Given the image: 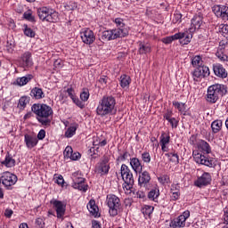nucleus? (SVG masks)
Segmentation results:
<instances>
[{
  "mask_svg": "<svg viewBox=\"0 0 228 228\" xmlns=\"http://www.w3.org/2000/svg\"><path fill=\"white\" fill-rule=\"evenodd\" d=\"M114 22L118 28L104 30L102 33V40H117V38H124L129 35V28L126 27L123 19L116 18Z\"/></svg>",
  "mask_w": 228,
  "mask_h": 228,
  "instance_id": "nucleus-1",
  "label": "nucleus"
},
{
  "mask_svg": "<svg viewBox=\"0 0 228 228\" xmlns=\"http://www.w3.org/2000/svg\"><path fill=\"white\" fill-rule=\"evenodd\" d=\"M31 110L37 116L36 118L42 126H51L53 121V108L47 104L35 103L32 105Z\"/></svg>",
  "mask_w": 228,
  "mask_h": 228,
  "instance_id": "nucleus-2",
  "label": "nucleus"
},
{
  "mask_svg": "<svg viewBox=\"0 0 228 228\" xmlns=\"http://www.w3.org/2000/svg\"><path fill=\"white\" fill-rule=\"evenodd\" d=\"M100 117H106L117 113V100L112 95H104L100 101L96 109Z\"/></svg>",
  "mask_w": 228,
  "mask_h": 228,
  "instance_id": "nucleus-3",
  "label": "nucleus"
},
{
  "mask_svg": "<svg viewBox=\"0 0 228 228\" xmlns=\"http://www.w3.org/2000/svg\"><path fill=\"white\" fill-rule=\"evenodd\" d=\"M227 94L225 86L215 84L208 88L207 102L210 104H215L220 97H224Z\"/></svg>",
  "mask_w": 228,
  "mask_h": 228,
  "instance_id": "nucleus-4",
  "label": "nucleus"
},
{
  "mask_svg": "<svg viewBox=\"0 0 228 228\" xmlns=\"http://www.w3.org/2000/svg\"><path fill=\"white\" fill-rule=\"evenodd\" d=\"M191 38H193V34H191V31H184L163 38L162 42L164 44H172L174 40H179L182 45H188V44L191 42Z\"/></svg>",
  "mask_w": 228,
  "mask_h": 228,
  "instance_id": "nucleus-5",
  "label": "nucleus"
},
{
  "mask_svg": "<svg viewBox=\"0 0 228 228\" xmlns=\"http://www.w3.org/2000/svg\"><path fill=\"white\" fill-rule=\"evenodd\" d=\"M106 204L110 216H117L120 213L122 205L120 204V199L115 194L107 195Z\"/></svg>",
  "mask_w": 228,
  "mask_h": 228,
  "instance_id": "nucleus-6",
  "label": "nucleus"
},
{
  "mask_svg": "<svg viewBox=\"0 0 228 228\" xmlns=\"http://www.w3.org/2000/svg\"><path fill=\"white\" fill-rule=\"evenodd\" d=\"M37 15L40 20H45L46 22H58L59 20L58 12L48 7L38 8Z\"/></svg>",
  "mask_w": 228,
  "mask_h": 228,
  "instance_id": "nucleus-7",
  "label": "nucleus"
},
{
  "mask_svg": "<svg viewBox=\"0 0 228 228\" xmlns=\"http://www.w3.org/2000/svg\"><path fill=\"white\" fill-rule=\"evenodd\" d=\"M120 172L121 177L126 183V190H131L134 184V178L133 177L131 169H129V167H127L126 164H122Z\"/></svg>",
  "mask_w": 228,
  "mask_h": 228,
  "instance_id": "nucleus-8",
  "label": "nucleus"
},
{
  "mask_svg": "<svg viewBox=\"0 0 228 228\" xmlns=\"http://www.w3.org/2000/svg\"><path fill=\"white\" fill-rule=\"evenodd\" d=\"M95 172L101 175H108L110 172V159L108 157L103 156L96 164Z\"/></svg>",
  "mask_w": 228,
  "mask_h": 228,
  "instance_id": "nucleus-9",
  "label": "nucleus"
},
{
  "mask_svg": "<svg viewBox=\"0 0 228 228\" xmlns=\"http://www.w3.org/2000/svg\"><path fill=\"white\" fill-rule=\"evenodd\" d=\"M4 184L5 188L13 186L17 183V175L10 172H4L0 174V183Z\"/></svg>",
  "mask_w": 228,
  "mask_h": 228,
  "instance_id": "nucleus-10",
  "label": "nucleus"
},
{
  "mask_svg": "<svg viewBox=\"0 0 228 228\" xmlns=\"http://www.w3.org/2000/svg\"><path fill=\"white\" fill-rule=\"evenodd\" d=\"M82 42L86 45H92L95 42V34L90 28H83L80 32Z\"/></svg>",
  "mask_w": 228,
  "mask_h": 228,
  "instance_id": "nucleus-11",
  "label": "nucleus"
},
{
  "mask_svg": "<svg viewBox=\"0 0 228 228\" xmlns=\"http://www.w3.org/2000/svg\"><path fill=\"white\" fill-rule=\"evenodd\" d=\"M209 76V68L207 66H200L192 72V77L194 81H199L202 77H208Z\"/></svg>",
  "mask_w": 228,
  "mask_h": 228,
  "instance_id": "nucleus-12",
  "label": "nucleus"
},
{
  "mask_svg": "<svg viewBox=\"0 0 228 228\" xmlns=\"http://www.w3.org/2000/svg\"><path fill=\"white\" fill-rule=\"evenodd\" d=\"M211 175L208 172H204L201 176L198 177L196 181H194V186L197 188H202L203 186H208V184H211Z\"/></svg>",
  "mask_w": 228,
  "mask_h": 228,
  "instance_id": "nucleus-13",
  "label": "nucleus"
},
{
  "mask_svg": "<svg viewBox=\"0 0 228 228\" xmlns=\"http://www.w3.org/2000/svg\"><path fill=\"white\" fill-rule=\"evenodd\" d=\"M50 204H53V208H55V211L57 213V218H63V216L65 215V208H66L65 204L56 200H51Z\"/></svg>",
  "mask_w": 228,
  "mask_h": 228,
  "instance_id": "nucleus-14",
  "label": "nucleus"
},
{
  "mask_svg": "<svg viewBox=\"0 0 228 228\" xmlns=\"http://www.w3.org/2000/svg\"><path fill=\"white\" fill-rule=\"evenodd\" d=\"M194 159L196 163H199L200 165H205V167H209V168H213L215 167V164H213V160L209 159L205 155H202L200 153H198Z\"/></svg>",
  "mask_w": 228,
  "mask_h": 228,
  "instance_id": "nucleus-15",
  "label": "nucleus"
},
{
  "mask_svg": "<svg viewBox=\"0 0 228 228\" xmlns=\"http://www.w3.org/2000/svg\"><path fill=\"white\" fill-rule=\"evenodd\" d=\"M215 14L221 17L223 20H228V6L217 5L214 8Z\"/></svg>",
  "mask_w": 228,
  "mask_h": 228,
  "instance_id": "nucleus-16",
  "label": "nucleus"
},
{
  "mask_svg": "<svg viewBox=\"0 0 228 228\" xmlns=\"http://www.w3.org/2000/svg\"><path fill=\"white\" fill-rule=\"evenodd\" d=\"M149 183H151V175L149 174V172L144 171L141 173L138 179L139 186H143V188H145V186H147Z\"/></svg>",
  "mask_w": 228,
  "mask_h": 228,
  "instance_id": "nucleus-17",
  "label": "nucleus"
},
{
  "mask_svg": "<svg viewBox=\"0 0 228 228\" xmlns=\"http://www.w3.org/2000/svg\"><path fill=\"white\" fill-rule=\"evenodd\" d=\"M130 165L135 174H142L143 167L142 166V163L140 162V159H138V158L130 159Z\"/></svg>",
  "mask_w": 228,
  "mask_h": 228,
  "instance_id": "nucleus-18",
  "label": "nucleus"
},
{
  "mask_svg": "<svg viewBox=\"0 0 228 228\" xmlns=\"http://www.w3.org/2000/svg\"><path fill=\"white\" fill-rule=\"evenodd\" d=\"M24 138L28 149H33V147H37V144L38 143V138L28 134L24 135Z\"/></svg>",
  "mask_w": 228,
  "mask_h": 228,
  "instance_id": "nucleus-19",
  "label": "nucleus"
},
{
  "mask_svg": "<svg viewBox=\"0 0 228 228\" xmlns=\"http://www.w3.org/2000/svg\"><path fill=\"white\" fill-rule=\"evenodd\" d=\"M32 54L30 52H25L21 57L20 60L24 65V67H31L33 66V59L31 58Z\"/></svg>",
  "mask_w": 228,
  "mask_h": 228,
  "instance_id": "nucleus-20",
  "label": "nucleus"
},
{
  "mask_svg": "<svg viewBox=\"0 0 228 228\" xmlns=\"http://www.w3.org/2000/svg\"><path fill=\"white\" fill-rule=\"evenodd\" d=\"M202 24H204L202 15L198 14L191 19V26L194 29H200Z\"/></svg>",
  "mask_w": 228,
  "mask_h": 228,
  "instance_id": "nucleus-21",
  "label": "nucleus"
},
{
  "mask_svg": "<svg viewBox=\"0 0 228 228\" xmlns=\"http://www.w3.org/2000/svg\"><path fill=\"white\" fill-rule=\"evenodd\" d=\"M30 97H33L34 99H37V100H40L45 97V94H44V91L42 90V88L34 87L30 91Z\"/></svg>",
  "mask_w": 228,
  "mask_h": 228,
  "instance_id": "nucleus-22",
  "label": "nucleus"
},
{
  "mask_svg": "<svg viewBox=\"0 0 228 228\" xmlns=\"http://www.w3.org/2000/svg\"><path fill=\"white\" fill-rule=\"evenodd\" d=\"M214 73L218 77H223V78L227 77V71H225V69H224V66L220 64L214 66Z\"/></svg>",
  "mask_w": 228,
  "mask_h": 228,
  "instance_id": "nucleus-23",
  "label": "nucleus"
},
{
  "mask_svg": "<svg viewBox=\"0 0 228 228\" xmlns=\"http://www.w3.org/2000/svg\"><path fill=\"white\" fill-rule=\"evenodd\" d=\"M198 149L200 151H202L205 154H211V146H209V143L208 142L201 140L200 141L198 144Z\"/></svg>",
  "mask_w": 228,
  "mask_h": 228,
  "instance_id": "nucleus-24",
  "label": "nucleus"
},
{
  "mask_svg": "<svg viewBox=\"0 0 228 228\" xmlns=\"http://www.w3.org/2000/svg\"><path fill=\"white\" fill-rule=\"evenodd\" d=\"M186 225V221L183 220L180 216L174 219V221L171 222L170 227L172 228H181L184 227Z\"/></svg>",
  "mask_w": 228,
  "mask_h": 228,
  "instance_id": "nucleus-25",
  "label": "nucleus"
},
{
  "mask_svg": "<svg viewBox=\"0 0 228 228\" xmlns=\"http://www.w3.org/2000/svg\"><path fill=\"white\" fill-rule=\"evenodd\" d=\"M31 79H33V75H27L25 77L17 78L16 83L19 85V86H24V85H28Z\"/></svg>",
  "mask_w": 228,
  "mask_h": 228,
  "instance_id": "nucleus-26",
  "label": "nucleus"
},
{
  "mask_svg": "<svg viewBox=\"0 0 228 228\" xmlns=\"http://www.w3.org/2000/svg\"><path fill=\"white\" fill-rule=\"evenodd\" d=\"M222 126H223L222 120L217 119L213 121L211 124L212 132L215 134L220 133V131H222Z\"/></svg>",
  "mask_w": 228,
  "mask_h": 228,
  "instance_id": "nucleus-27",
  "label": "nucleus"
},
{
  "mask_svg": "<svg viewBox=\"0 0 228 228\" xmlns=\"http://www.w3.org/2000/svg\"><path fill=\"white\" fill-rule=\"evenodd\" d=\"M87 209L91 215H96L99 213V208L95 205V200H91L87 204Z\"/></svg>",
  "mask_w": 228,
  "mask_h": 228,
  "instance_id": "nucleus-28",
  "label": "nucleus"
},
{
  "mask_svg": "<svg viewBox=\"0 0 228 228\" xmlns=\"http://www.w3.org/2000/svg\"><path fill=\"white\" fill-rule=\"evenodd\" d=\"M131 85V77L127 75H121L120 77V86L121 88H127Z\"/></svg>",
  "mask_w": 228,
  "mask_h": 228,
  "instance_id": "nucleus-29",
  "label": "nucleus"
},
{
  "mask_svg": "<svg viewBox=\"0 0 228 228\" xmlns=\"http://www.w3.org/2000/svg\"><path fill=\"white\" fill-rule=\"evenodd\" d=\"M2 165H4L7 168H12L15 165V159L10 155H6L4 160L2 161Z\"/></svg>",
  "mask_w": 228,
  "mask_h": 228,
  "instance_id": "nucleus-30",
  "label": "nucleus"
},
{
  "mask_svg": "<svg viewBox=\"0 0 228 228\" xmlns=\"http://www.w3.org/2000/svg\"><path fill=\"white\" fill-rule=\"evenodd\" d=\"M147 53H151V45L147 43H140L139 44V53L140 54H147Z\"/></svg>",
  "mask_w": 228,
  "mask_h": 228,
  "instance_id": "nucleus-31",
  "label": "nucleus"
},
{
  "mask_svg": "<svg viewBox=\"0 0 228 228\" xmlns=\"http://www.w3.org/2000/svg\"><path fill=\"white\" fill-rule=\"evenodd\" d=\"M76 131H77V124H75L67 129L65 132L66 138H72L76 134Z\"/></svg>",
  "mask_w": 228,
  "mask_h": 228,
  "instance_id": "nucleus-32",
  "label": "nucleus"
},
{
  "mask_svg": "<svg viewBox=\"0 0 228 228\" xmlns=\"http://www.w3.org/2000/svg\"><path fill=\"white\" fill-rule=\"evenodd\" d=\"M158 197H159V189L158 188L151 189V191L148 193V198L151 200L156 201V199H158Z\"/></svg>",
  "mask_w": 228,
  "mask_h": 228,
  "instance_id": "nucleus-33",
  "label": "nucleus"
},
{
  "mask_svg": "<svg viewBox=\"0 0 228 228\" xmlns=\"http://www.w3.org/2000/svg\"><path fill=\"white\" fill-rule=\"evenodd\" d=\"M202 57H200V55H196L191 59V64L194 67H202Z\"/></svg>",
  "mask_w": 228,
  "mask_h": 228,
  "instance_id": "nucleus-34",
  "label": "nucleus"
},
{
  "mask_svg": "<svg viewBox=\"0 0 228 228\" xmlns=\"http://www.w3.org/2000/svg\"><path fill=\"white\" fill-rule=\"evenodd\" d=\"M73 188L76 190H80V191H86L88 190V185L83 183H73Z\"/></svg>",
  "mask_w": 228,
  "mask_h": 228,
  "instance_id": "nucleus-35",
  "label": "nucleus"
},
{
  "mask_svg": "<svg viewBox=\"0 0 228 228\" xmlns=\"http://www.w3.org/2000/svg\"><path fill=\"white\" fill-rule=\"evenodd\" d=\"M173 106L178 110V111H184L186 110V104L179 102H173Z\"/></svg>",
  "mask_w": 228,
  "mask_h": 228,
  "instance_id": "nucleus-36",
  "label": "nucleus"
},
{
  "mask_svg": "<svg viewBox=\"0 0 228 228\" xmlns=\"http://www.w3.org/2000/svg\"><path fill=\"white\" fill-rule=\"evenodd\" d=\"M165 156L167 158H172L170 161H173V163H179V155L177 153H166Z\"/></svg>",
  "mask_w": 228,
  "mask_h": 228,
  "instance_id": "nucleus-37",
  "label": "nucleus"
},
{
  "mask_svg": "<svg viewBox=\"0 0 228 228\" xmlns=\"http://www.w3.org/2000/svg\"><path fill=\"white\" fill-rule=\"evenodd\" d=\"M28 102H29V98L26 97V96H22L20 100H19V105L21 108H26V106L28 105Z\"/></svg>",
  "mask_w": 228,
  "mask_h": 228,
  "instance_id": "nucleus-38",
  "label": "nucleus"
},
{
  "mask_svg": "<svg viewBox=\"0 0 228 228\" xmlns=\"http://www.w3.org/2000/svg\"><path fill=\"white\" fill-rule=\"evenodd\" d=\"M24 19L29 20L30 22H35V16L31 13V11H28L23 14Z\"/></svg>",
  "mask_w": 228,
  "mask_h": 228,
  "instance_id": "nucleus-39",
  "label": "nucleus"
},
{
  "mask_svg": "<svg viewBox=\"0 0 228 228\" xmlns=\"http://www.w3.org/2000/svg\"><path fill=\"white\" fill-rule=\"evenodd\" d=\"M167 143H170V135L165 136V134H162L160 136V145H167Z\"/></svg>",
  "mask_w": 228,
  "mask_h": 228,
  "instance_id": "nucleus-40",
  "label": "nucleus"
},
{
  "mask_svg": "<svg viewBox=\"0 0 228 228\" xmlns=\"http://www.w3.org/2000/svg\"><path fill=\"white\" fill-rule=\"evenodd\" d=\"M74 151H72V147L70 146H68L65 148L64 150V158H66L67 159H69V158H70L71 154L73 153Z\"/></svg>",
  "mask_w": 228,
  "mask_h": 228,
  "instance_id": "nucleus-41",
  "label": "nucleus"
},
{
  "mask_svg": "<svg viewBox=\"0 0 228 228\" xmlns=\"http://www.w3.org/2000/svg\"><path fill=\"white\" fill-rule=\"evenodd\" d=\"M24 34L26 35V37H29L30 38L35 37V31H33V29L28 28V26H26L25 29H24Z\"/></svg>",
  "mask_w": 228,
  "mask_h": 228,
  "instance_id": "nucleus-42",
  "label": "nucleus"
},
{
  "mask_svg": "<svg viewBox=\"0 0 228 228\" xmlns=\"http://www.w3.org/2000/svg\"><path fill=\"white\" fill-rule=\"evenodd\" d=\"M90 97V93H88V90L84 91L83 93L80 94V99L84 102H86L88 101V98Z\"/></svg>",
  "mask_w": 228,
  "mask_h": 228,
  "instance_id": "nucleus-43",
  "label": "nucleus"
},
{
  "mask_svg": "<svg viewBox=\"0 0 228 228\" xmlns=\"http://www.w3.org/2000/svg\"><path fill=\"white\" fill-rule=\"evenodd\" d=\"M74 104H76L77 106H78V108H81V110H83V108H85V103L83 102L80 101L79 98H77L76 96L72 99Z\"/></svg>",
  "mask_w": 228,
  "mask_h": 228,
  "instance_id": "nucleus-44",
  "label": "nucleus"
},
{
  "mask_svg": "<svg viewBox=\"0 0 228 228\" xmlns=\"http://www.w3.org/2000/svg\"><path fill=\"white\" fill-rule=\"evenodd\" d=\"M36 227L37 228H44L45 227V223L44 222V219L41 217H38L36 219Z\"/></svg>",
  "mask_w": 228,
  "mask_h": 228,
  "instance_id": "nucleus-45",
  "label": "nucleus"
},
{
  "mask_svg": "<svg viewBox=\"0 0 228 228\" xmlns=\"http://www.w3.org/2000/svg\"><path fill=\"white\" fill-rule=\"evenodd\" d=\"M159 181L161 184H168L170 183V177L168 175H163L159 177Z\"/></svg>",
  "mask_w": 228,
  "mask_h": 228,
  "instance_id": "nucleus-46",
  "label": "nucleus"
},
{
  "mask_svg": "<svg viewBox=\"0 0 228 228\" xmlns=\"http://www.w3.org/2000/svg\"><path fill=\"white\" fill-rule=\"evenodd\" d=\"M142 159L144 163H151V154L149 152H143L142 154Z\"/></svg>",
  "mask_w": 228,
  "mask_h": 228,
  "instance_id": "nucleus-47",
  "label": "nucleus"
},
{
  "mask_svg": "<svg viewBox=\"0 0 228 228\" xmlns=\"http://www.w3.org/2000/svg\"><path fill=\"white\" fill-rule=\"evenodd\" d=\"M183 19V14L176 12L174 14L173 22L177 24V22H181Z\"/></svg>",
  "mask_w": 228,
  "mask_h": 228,
  "instance_id": "nucleus-48",
  "label": "nucleus"
},
{
  "mask_svg": "<svg viewBox=\"0 0 228 228\" xmlns=\"http://www.w3.org/2000/svg\"><path fill=\"white\" fill-rule=\"evenodd\" d=\"M152 211H154V208L153 207H151V206H146L144 207V208L142 209V213L144 215H152Z\"/></svg>",
  "mask_w": 228,
  "mask_h": 228,
  "instance_id": "nucleus-49",
  "label": "nucleus"
},
{
  "mask_svg": "<svg viewBox=\"0 0 228 228\" xmlns=\"http://www.w3.org/2000/svg\"><path fill=\"white\" fill-rule=\"evenodd\" d=\"M216 56L221 61H228V56L220 53L216 52Z\"/></svg>",
  "mask_w": 228,
  "mask_h": 228,
  "instance_id": "nucleus-50",
  "label": "nucleus"
},
{
  "mask_svg": "<svg viewBox=\"0 0 228 228\" xmlns=\"http://www.w3.org/2000/svg\"><path fill=\"white\" fill-rule=\"evenodd\" d=\"M6 49L8 53H13V41L7 40Z\"/></svg>",
  "mask_w": 228,
  "mask_h": 228,
  "instance_id": "nucleus-51",
  "label": "nucleus"
},
{
  "mask_svg": "<svg viewBox=\"0 0 228 228\" xmlns=\"http://www.w3.org/2000/svg\"><path fill=\"white\" fill-rule=\"evenodd\" d=\"M129 158H131V154L128 151H125L124 154L118 157V159L126 161V159H129Z\"/></svg>",
  "mask_w": 228,
  "mask_h": 228,
  "instance_id": "nucleus-52",
  "label": "nucleus"
},
{
  "mask_svg": "<svg viewBox=\"0 0 228 228\" xmlns=\"http://www.w3.org/2000/svg\"><path fill=\"white\" fill-rule=\"evenodd\" d=\"M81 158V154L79 152H75L74 151L71 153L69 159H72V161H77Z\"/></svg>",
  "mask_w": 228,
  "mask_h": 228,
  "instance_id": "nucleus-53",
  "label": "nucleus"
},
{
  "mask_svg": "<svg viewBox=\"0 0 228 228\" xmlns=\"http://www.w3.org/2000/svg\"><path fill=\"white\" fill-rule=\"evenodd\" d=\"M167 122L171 125L172 127H177L179 121L175 119V118H172L171 119H168Z\"/></svg>",
  "mask_w": 228,
  "mask_h": 228,
  "instance_id": "nucleus-54",
  "label": "nucleus"
},
{
  "mask_svg": "<svg viewBox=\"0 0 228 228\" xmlns=\"http://www.w3.org/2000/svg\"><path fill=\"white\" fill-rule=\"evenodd\" d=\"M172 115H174V113L172 112V110H167V112L164 114V118H166V120H170L172 118Z\"/></svg>",
  "mask_w": 228,
  "mask_h": 228,
  "instance_id": "nucleus-55",
  "label": "nucleus"
},
{
  "mask_svg": "<svg viewBox=\"0 0 228 228\" xmlns=\"http://www.w3.org/2000/svg\"><path fill=\"white\" fill-rule=\"evenodd\" d=\"M38 140H44L45 138V130L42 129L39 131V133L37 134V137Z\"/></svg>",
  "mask_w": 228,
  "mask_h": 228,
  "instance_id": "nucleus-56",
  "label": "nucleus"
},
{
  "mask_svg": "<svg viewBox=\"0 0 228 228\" xmlns=\"http://www.w3.org/2000/svg\"><path fill=\"white\" fill-rule=\"evenodd\" d=\"M179 183L171 185V192H179L180 190Z\"/></svg>",
  "mask_w": 228,
  "mask_h": 228,
  "instance_id": "nucleus-57",
  "label": "nucleus"
},
{
  "mask_svg": "<svg viewBox=\"0 0 228 228\" xmlns=\"http://www.w3.org/2000/svg\"><path fill=\"white\" fill-rule=\"evenodd\" d=\"M56 183L59 184V186H63V183H65V180L63 179V176L59 175L56 179Z\"/></svg>",
  "mask_w": 228,
  "mask_h": 228,
  "instance_id": "nucleus-58",
  "label": "nucleus"
},
{
  "mask_svg": "<svg viewBox=\"0 0 228 228\" xmlns=\"http://www.w3.org/2000/svg\"><path fill=\"white\" fill-rule=\"evenodd\" d=\"M185 222L190 218V212L189 210H185L183 215L180 216Z\"/></svg>",
  "mask_w": 228,
  "mask_h": 228,
  "instance_id": "nucleus-59",
  "label": "nucleus"
},
{
  "mask_svg": "<svg viewBox=\"0 0 228 228\" xmlns=\"http://www.w3.org/2000/svg\"><path fill=\"white\" fill-rule=\"evenodd\" d=\"M12 215H13V210L10 208L5 209L4 216H6V218H12Z\"/></svg>",
  "mask_w": 228,
  "mask_h": 228,
  "instance_id": "nucleus-60",
  "label": "nucleus"
},
{
  "mask_svg": "<svg viewBox=\"0 0 228 228\" xmlns=\"http://www.w3.org/2000/svg\"><path fill=\"white\" fill-rule=\"evenodd\" d=\"M83 183H85V178L83 177L73 179V184H81Z\"/></svg>",
  "mask_w": 228,
  "mask_h": 228,
  "instance_id": "nucleus-61",
  "label": "nucleus"
},
{
  "mask_svg": "<svg viewBox=\"0 0 228 228\" xmlns=\"http://www.w3.org/2000/svg\"><path fill=\"white\" fill-rule=\"evenodd\" d=\"M99 83H101V85H106V83H108V77L107 76H102L99 78Z\"/></svg>",
  "mask_w": 228,
  "mask_h": 228,
  "instance_id": "nucleus-62",
  "label": "nucleus"
},
{
  "mask_svg": "<svg viewBox=\"0 0 228 228\" xmlns=\"http://www.w3.org/2000/svg\"><path fill=\"white\" fill-rule=\"evenodd\" d=\"M172 193V199L173 200H177L179 199V196L181 195V193L178 192H171Z\"/></svg>",
  "mask_w": 228,
  "mask_h": 228,
  "instance_id": "nucleus-63",
  "label": "nucleus"
},
{
  "mask_svg": "<svg viewBox=\"0 0 228 228\" xmlns=\"http://www.w3.org/2000/svg\"><path fill=\"white\" fill-rule=\"evenodd\" d=\"M221 31L224 35H228V25H224L221 28Z\"/></svg>",
  "mask_w": 228,
  "mask_h": 228,
  "instance_id": "nucleus-64",
  "label": "nucleus"
}]
</instances>
